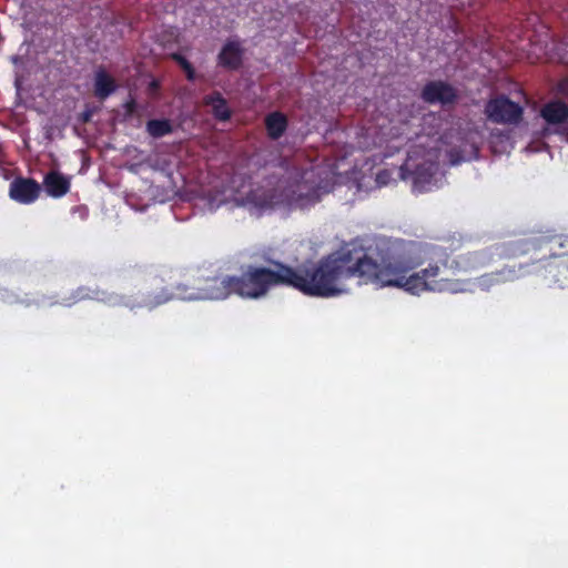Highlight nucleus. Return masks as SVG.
<instances>
[{"mask_svg": "<svg viewBox=\"0 0 568 568\" xmlns=\"http://www.w3.org/2000/svg\"><path fill=\"white\" fill-rule=\"evenodd\" d=\"M375 251L376 260L366 253L344 251L346 280L358 277L364 284L403 288L413 295L463 292L465 282L457 276L478 271L491 261L486 251L450 257L442 246L403 239H378Z\"/></svg>", "mask_w": 568, "mask_h": 568, "instance_id": "f257e3e1", "label": "nucleus"}, {"mask_svg": "<svg viewBox=\"0 0 568 568\" xmlns=\"http://www.w3.org/2000/svg\"><path fill=\"white\" fill-rule=\"evenodd\" d=\"M344 251L322 257L317 263L293 267L268 258L266 265L247 264L240 275H233V292L246 300L265 297L277 286L293 287L305 295L331 297L339 294V283L346 280Z\"/></svg>", "mask_w": 568, "mask_h": 568, "instance_id": "f03ea898", "label": "nucleus"}, {"mask_svg": "<svg viewBox=\"0 0 568 568\" xmlns=\"http://www.w3.org/2000/svg\"><path fill=\"white\" fill-rule=\"evenodd\" d=\"M233 275L227 276H199L192 288L178 284L172 288H162L159 293L148 294L138 305L153 310L174 298L181 300H225L233 292Z\"/></svg>", "mask_w": 568, "mask_h": 568, "instance_id": "7ed1b4c3", "label": "nucleus"}, {"mask_svg": "<svg viewBox=\"0 0 568 568\" xmlns=\"http://www.w3.org/2000/svg\"><path fill=\"white\" fill-rule=\"evenodd\" d=\"M547 248L560 258H568V234L546 233L531 240H519L503 246L500 256L514 258Z\"/></svg>", "mask_w": 568, "mask_h": 568, "instance_id": "20e7f679", "label": "nucleus"}, {"mask_svg": "<svg viewBox=\"0 0 568 568\" xmlns=\"http://www.w3.org/2000/svg\"><path fill=\"white\" fill-rule=\"evenodd\" d=\"M124 296H120L114 293H109L105 290L100 288L99 286H89V285H81L73 290L70 294V296L64 297L61 302L63 306H72L79 302L83 301H98L105 304H122L123 306L134 310L138 307V305L141 303H131V302H124ZM139 308H141L139 306Z\"/></svg>", "mask_w": 568, "mask_h": 568, "instance_id": "39448f33", "label": "nucleus"}, {"mask_svg": "<svg viewBox=\"0 0 568 568\" xmlns=\"http://www.w3.org/2000/svg\"><path fill=\"white\" fill-rule=\"evenodd\" d=\"M523 108L506 95L490 99L485 105V113L494 123L517 124L523 119Z\"/></svg>", "mask_w": 568, "mask_h": 568, "instance_id": "423d86ee", "label": "nucleus"}, {"mask_svg": "<svg viewBox=\"0 0 568 568\" xmlns=\"http://www.w3.org/2000/svg\"><path fill=\"white\" fill-rule=\"evenodd\" d=\"M287 203L297 209L310 207L321 200V190L318 186L301 180L285 190Z\"/></svg>", "mask_w": 568, "mask_h": 568, "instance_id": "0eeeda50", "label": "nucleus"}, {"mask_svg": "<svg viewBox=\"0 0 568 568\" xmlns=\"http://www.w3.org/2000/svg\"><path fill=\"white\" fill-rule=\"evenodd\" d=\"M537 264V271H545V277L552 283L565 287L568 284V261L560 258L556 252H551L548 256H542L532 262Z\"/></svg>", "mask_w": 568, "mask_h": 568, "instance_id": "6e6552de", "label": "nucleus"}, {"mask_svg": "<svg viewBox=\"0 0 568 568\" xmlns=\"http://www.w3.org/2000/svg\"><path fill=\"white\" fill-rule=\"evenodd\" d=\"M42 192V186L32 178L17 176L9 185V197L23 205L34 203Z\"/></svg>", "mask_w": 568, "mask_h": 568, "instance_id": "1a4fd4ad", "label": "nucleus"}, {"mask_svg": "<svg viewBox=\"0 0 568 568\" xmlns=\"http://www.w3.org/2000/svg\"><path fill=\"white\" fill-rule=\"evenodd\" d=\"M423 101L429 104H454L458 99L457 90L449 83L435 80L427 82L420 93Z\"/></svg>", "mask_w": 568, "mask_h": 568, "instance_id": "9d476101", "label": "nucleus"}, {"mask_svg": "<svg viewBox=\"0 0 568 568\" xmlns=\"http://www.w3.org/2000/svg\"><path fill=\"white\" fill-rule=\"evenodd\" d=\"M540 115L547 124L561 126L568 121V104L560 100L550 101L542 106ZM554 132L568 135L567 128H558Z\"/></svg>", "mask_w": 568, "mask_h": 568, "instance_id": "9b49d317", "label": "nucleus"}, {"mask_svg": "<svg viewBox=\"0 0 568 568\" xmlns=\"http://www.w3.org/2000/svg\"><path fill=\"white\" fill-rule=\"evenodd\" d=\"M41 186L48 196L60 199L69 193L71 179L57 170H51L43 176Z\"/></svg>", "mask_w": 568, "mask_h": 568, "instance_id": "f8f14e48", "label": "nucleus"}, {"mask_svg": "<svg viewBox=\"0 0 568 568\" xmlns=\"http://www.w3.org/2000/svg\"><path fill=\"white\" fill-rule=\"evenodd\" d=\"M244 50L239 41L229 40L217 55V64L224 69L235 71L243 64Z\"/></svg>", "mask_w": 568, "mask_h": 568, "instance_id": "ddd939ff", "label": "nucleus"}, {"mask_svg": "<svg viewBox=\"0 0 568 568\" xmlns=\"http://www.w3.org/2000/svg\"><path fill=\"white\" fill-rule=\"evenodd\" d=\"M437 165L433 162H423L412 172L413 187L416 192L423 193L432 189Z\"/></svg>", "mask_w": 568, "mask_h": 568, "instance_id": "4468645a", "label": "nucleus"}, {"mask_svg": "<svg viewBox=\"0 0 568 568\" xmlns=\"http://www.w3.org/2000/svg\"><path fill=\"white\" fill-rule=\"evenodd\" d=\"M519 277L515 267H503L499 271L486 273L477 278L478 286L488 290L494 285L513 282Z\"/></svg>", "mask_w": 568, "mask_h": 568, "instance_id": "2eb2a0df", "label": "nucleus"}, {"mask_svg": "<svg viewBox=\"0 0 568 568\" xmlns=\"http://www.w3.org/2000/svg\"><path fill=\"white\" fill-rule=\"evenodd\" d=\"M118 84L112 75H110L103 68L95 71L94 74V95L97 99L103 101L114 93Z\"/></svg>", "mask_w": 568, "mask_h": 568, "instance_id": "dca6fc26", "label": "nucleus"}, {"mask_svg": "<svg viewBox=\"0 0 568 568\" xmlns=\"http://www.w3.org/2000/svg\"><path fill=\"white\" fill-rule=\"evenodd\" d=\"M288 125L287 118L280 111L271 112L265 116V129L267 136L272 140H278L285 133Z\"/></svg>", "mask_w": 568, "mask_h": 568, "instance_id": "f3484780", "label": "nucleus"}, {"mask_svg": "<svg viewBox=\"0 0 568 568\" xmlns=\"http://www.w3.org/2000/svg\"><path fill=\"white\" fill-rule=\"evenodd\" d=\"M204 104L212 108L213 116L219 121H227L231 119L232 112L226 100L219 91L204 97Z\"/></svg>", "mask_w": 568, "mask_h": 568, "instance_id": "a211bd4d", "label": "nucleus"}, {"mask_svg": "<svg viewBox=\"0 0 568 568\" xmlns=\"http://www.w3.org/2000/svg\"><path fill=\"white\" fill-rule=\"evenodd\" d=\"M146 131L153 138H162L173 132V126L168 119H153L146 123Z\"/></svg>", "mask_w": 568, "mask_h": 568, "instance_id": "6ab92c4d", "label": "nucleus"}, {"mask_svg": "<svg viewBox=\"0 0 568 568\" xmlns=\"http://www.w3.org/2000/svg\"><path fill=\"white\" fill-rule=\"evenodd\" d=\"M172 59L181 67V69L185 72L186 79L189 81H194L196 78L195 70L191 62L181 53H173Z\"/></svg>", "mask_w": 568, "mask_h": 568, "instance_id": "aec40b11", "label": "nucleus"}, {"mask_svg": "<svg viewBox=\"0 0 568 568\" xmlns=\"http://www.w3.org/2000/svg\"><path fill=\"white\" fill-rule=\"evenodd\" d=\"M124 113L126 118L132 116L136 111V102L134 99H130L124 103Z\"/></svg>", "mask_w": 568, "mask_h": 568, "instance_id": "412c9836", "label": "nucleus"}, {"mask_svg": "<svg viewBox=\"0 0 568 568\" xmlns=\"http://www.w3.org/2000/svg\"><path fill=\"white\" fill-rule=\"evenodd\" d=\"M388 176L387 171H382L377 174V182L385 183V178Z\"/></svg>", "mask_w": 568, "mask_h": 568, "instance_id": "4be33fe9", "label": "nucleus"}, {"mask_svg": "<svg viewBox=\"0 0 568 568\" xmlns=\"http://www.w3.org/2000/svg\"><path fill=\"white\" fill-rule=\"evenodd\" d=\"M10 60L13 64H19L22 62V58L20 55H12Z\"/></svg>", "mask_w": 568, "mask_h": 568, "instance_id": "5701e85b", "label": "nucleus"}, {"mask_svg": "<svg viewBox=\"0 0 568 568\" xmlns=\"http://www.w3.org/2000/svg\"><path fill=\"white\" fill-rule=\"evenodd\" d=\"M90 119V113H84L83 114V121H89Z\"/></svg>", "mask_w": 568, "mask_h": 568, "instance_id": "b1692460", "label": "nucleus"}, {"mask_svg": "<svg viewBox=\"0 0 568 568\" xmlns=\"http://www.w3.org/2000/svg\"><path fill=\"white\" fill-rule=\"evenodd\" d=\"M406 170H407V164H405L404 166H402V172H403L402 176H403V178H406V176H405V174H404V172H405Z\"/></svg>", "mask_w": 568, "mask_h": 568, "instance_id": "393cba45", "label": "nucleus"}, {"mask_svg": "<svg viewBox=\"0 0 568 568\" xmlns=\"http://www.w3.org/2000/svg\"><path fill=\"white\" fill-rule=\"evenodd\" d=\"M566 260L568 261V257Z\"/></svg>", "mask_w": 568, "mask_h": 568, "instance_id": "a878e982", "label": "nucleus"}]
</instances>
